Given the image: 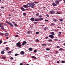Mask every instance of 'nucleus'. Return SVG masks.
Returning a JSON list of instances; mask_svg holds the SVG:
<instances>
[{"mask_svg": "<svg viewBox=\"0 0 65 65\" xmlns=\"http://www.w3.org/2000/svg\"><path fill=\"white\" fill-rule=\"evenodd\" d=\"M29 7H31V8H34V6L35 5V4L33 3H28Z\"/></svg>", "mask_w": 65, "mask_h": 65, "instance_id": "1", "label": "nucleus"}, {"mask_svg": "<svg viewBox=\"0 0 65 65\" xmlns=\"http://www.w3.org/2000/svg\"><path fill=\"white\" fill-rule=\"evenodd\" d=\"M21 43L20 41L19 42L17 43L16 44V45L18 47L20 48L22 46V45L21 44Z\"/></svg>", "mask_w": 65, "mask_h": 65, "instance_id": "2", "label": "nucleus"}, {"mask_svg": "<svg viewBox=\"0 0 65 65\" xmlns=\"http://www.w3.org/2000/svg\"><path fill=\"white\" fill-rule=\"evenodd\" d=\"M28 3L27 5H25L23 6V7H24V8H28V7H29V5H28Z\"/></svg>", "mask_w": 65, "mask_h": 65, "instance_id": "3", "label": "nucleus"}, {"mask_svg": "<svg viewBox=\"0 0 65 65\" xmlns=\"http://www.w3.org/2000/svg\"><path fill=\"white\" fill-rule=\"evenodd\" d=\"M26 43H27V42L26 41H23V43L22 44V45L23 46H24V45H25V44H26Z\"/></svg>", "mask_w": 65, "mask_h": 65, "instance_id": "4", "label": "nucleus"}, {"mask_svg": "<svg viewBox=\"0 0 65 65\" xmlns=\"http://www.w3.org/2000/svg\"><path fill=\"white\" fill-rule=\"evenodd\" d=\"M50 12L51 14H54L55 13V11L52 10L50 11Z\"/></svg>", "mask_w": 65, "mask_h": 65, "instance_id": "5", "label": "nucleus"}, {"mask_svg": "<svg viewBox=\"0 0 65 65\" xmlns=\"http://www.w3.org/2000/svg\"><path fill=\"white\" fill-rule=\"evenodd\" d=\"M48 37H50V38H53L54 37V36L52 35H50L48 36Z\"/></svg>", "mask_w": 65, "mask_h": 65, "instance_id": "6", "label": "nucleus"}, {"mask_svg": "<svg viewBox=\"0 0 65 65\" xmlns=\"http://www.w3.org/2000/svg\"><path fill=\"white\" fill-rule=\"evenodd\" d=\"M20 54L24 55L25 54V52L23 51H22L20 52Z\"/></svg>", "mask_w": 65, "mask_h": 65, "instance_id": "7", "label": "nucleus"}, {"mask_svg": "<svg viewBox=\"0 0 65 65\" xmlns=\"http://www.w3.org/2000/svg\"><path fill=\"white\" fill-rule=\"evenodd\" d=\"M35 22H38L39 21V19L37 18L35 19Z\"/></svg>", "mask_w": 65, "mask_h": 65, "instance_id": "8", "label": "nucleus"}, {"mask_svg": "<svg viewBox=\"0 0 65 65\" xmlns=\"http://www.w3.org/2000/svg\"><path fill=\"white\" fill-rule=\"evenodd\" d=\"M52 4V5L54 6H57V5L55 3H53Z\"/></svg>", "mask_w": 65, "mask_h": 65, "instance_id": "9", "label": "nucleus"}, {"mask_svg": "<svg viewBox=\"0 0 65 65\" xmlns=\"http://www.w3.org/2000/svg\"><path fill=\"white\" fill-rule=\"evenodd\" d=\"M9 26H10L11 27H13V25H12V24L10 23H9Z\"/></svg>", "mask_w": 65, "mask_h": 65, "instance_id": "10", "label": "nucleus"}, {"mask_svg": "<svg viewBox=\"0 0 65 65\" xmlns=\"http://www.w3.org/2000/svg\"><path fill=\"white\" fill-rule=\"evenodd\" d=\"M34 18H32L30 19V20H31V21H34Z\"/></svg>", "mask_w": 65, "mask_h": 65, "instance_id": "11", "label": "nucleus"}, {"mask_svg": "<svg viewBox=\"0 0 65 65\" xmlns=\"http://www.w3.org/2000/svg\"><path fill=\"white\" fill-rule=\"evenodd\" d=\"M1 27L2 30H5L4 25L2 26Z\"/></svg>", "mask_w": 65, "mask_h": 65, "instance_id": "12", "label": "nucleus"}, {"mask_svg": "<svg viewBox=\"0 0 65 65\" xmlns=\"http://www.w3.org/2000/svg\"><path fill=\"white\" fill-rule=\"evenodd\" d=\"M21 9L22 10V11H25V9L23 7H22L21 8Z\"/></svg>", "mask_w": 65, "mask_h": 65, "instance_id": "13", "label": "nucleus"}, {"mask_svg": "<svg viewBox=\"0 0 65 65\" xmlns=\"http://www.w3.org/2000/svg\"><path fill=\"white\" fill-rule=\"evenodd\" d=\"M28 50L29 51H32L33 50V49L31 48H29L28 49Z\"/></svg>", "mask_w": 65, "mask_h": 65, "instance_id": "14", "label": "nucleus"}, {"mask_svg": "<svg viewBox=\"0 0 65 65\" xmlns=\"http://www.w3.org/2000/svg\"><path fill=\"white\" fill-rule=\"evenodd\" d=\"M51 34L52 35H55V33L54 32H51Z\"/></svg>", "mask_w": 65, "mask_h": 65, "instance_id": "15", "label": "nucleus"}, {"mask_svg": "<svg viewBox=\"0 0 65 65\" xmlns=\"http://www.w3.org/2000/svg\"><path fill=\"white\" fill-rule=\"evenodd\" d=\"M63 50L64 49L63 48H61L59 49V51H63Z\"/></svg>", "mask_w": 65, "mask_h": 65, "instance_id": "16", "label": "nucleus"}, {"mask_svg": "<svg viewBox=\"0 0 65 65\" xmlns=\"http://www.w3.org/2000/svg\"><path fill=\"white\" fill-rule=\"evenodd\" d=\"M30 32H31V31L30 30L28 31L27 32V34H30Z\"/></svg>", "mask_w": 65, "mask_h": 65, "instance_id": "17", "label": "nucleus"}, {"mask_svg": "<svg viewBox=\"0 0 65 65\" xmlns=\"http://www.w3.org/2000/svg\"><path fill=\"white\" fill-rule=\"evenodd\" d=\"M32 58H34V59H35L36 60V59L37 58H36V57H35L34 56H32Z\"/></svg>", "mask_w": 65, "mask_h": 65, "instance_id": "18", "label": "nucleus"}, {"mask_svg": "<svg viewBox=\"0 0 65 65\" xmlns=\"http://www.w3.org/2000/svg\"><path fill=\"white\" fill-rule=\"evenodd\" d=\"M39 21H42V20H43V18H41L39 19Z\"/></svg>", "mask_w": 65, "mask_h": 65, "instance_id": "19", "label": "nucleus"}, {"mask_svg": "<svg viewBox=\"0 0 65 65\" xmlns=\"http://www.w3.org/2000/svg\"><path fill=\"white\" fill-rule=\"evenodd\" d=\"M55 3H56V4H59V1H56L55 2Z\"/></svg>", "mask_w": 65, "mask_h": 65, "instance_id": "20", "label": "nucleus"}, {"mask_svg": "<svg viewBox=\"0 0 65 65\" xmlns=\"http://www.w3.org/2000/svg\"><path fill=\"white\" fill-rule=\"evenodd\" d=\"M1 53L2 54H4V52L3 51H2Z\"/></svg>", "mask_w": 65, "mask_h": 65, "instance_id": "21", "label": "nucleus"}, {"mask_svg": "<svg viewBox=\"0 0 65 65\" xmlns=\"http://www.w3.org/2000/svg\"><path fill=\"white\" fill-rule=\"evenodd\" d=\"M9 35L8 34V33H6L5 34V35L6 36H8Z\"/></svg>", "mask_w": 65, "mask_h": 65, "instance_id": "22", "label": "nucleus"}, {"mask_svg": "<svg viewBox=\"0 0 65 65\" xmlns=\"http://www.w3.org/2000/svg\"><path fill=\"white\" fill-rule=\"evenodd\" d=\"M63 19H59V21H60V22H62L63 21Z\"/></svg>", "mask_w": 65, "mask_h": 65, "instance_id": "23", "label": "nucleus"}, {"mask_svg": "<svg viewBox=\"0 0 65 65\" xmlns=\"http://www.w3.org/2000/svg\"><path fill=\"white\" fill-rule=\"evenodd\" d=\"M48 41L49 42H51V41H52V40L50 39L48 40Z\"/></svg>", "mask_w": 65, "mask_h": 65, "instance_id": "24", "label": "nucleus"}, {"mask_svg": "<svg viewBox=\"0 0 65 65\" xmlns=\"http://www.w3.org/2000/svg\"><path fill=\"white\" fill-rule=\"evenodd\" d=\"M41 45L42 46H46V45H47V44H42V45Z\"/></svg>", "mask_w": 65, "mask_h": 65, "instance_id": "25", "label": "nucleus"}, {"mask_svg": "<svg viewBox=\"0 0 65 65\" xmlns=\"http://www.w3.org/2000/svg\"><path fill=\"white\" fill-rule=\"evenodd\" d=\"M9 48V47H6V50H8Z\"/></svg>", "mask_w": 65, "mask_h": 65, "instance_id": "26", "label": "nucleus"}, {"mask_svg": "<svg viewBox=\"0 0 65 65\" xmlns=\"http://www.w3.org/2000/svg\"><path fill=\"white\" fill-rule=\"evenodd\" d=\"M53 21L55 22H57V20L56 19H54L53 20Z\"/></svg>", "mask_w": 65, "mask_h": 65, "instance_id": "27", "label": "nucleus"}, {"mask_svg": "<svg viewBox=\"0 0 65 65\" xmlns=\"http://www.w3.org/2000/svg\"><path fill=\"white\" fill-rule=\"evenodd\" d=\"M12 52L11 51H10L8 52V54H11Z\"/></svg>", "mask_w": 65, "mask_h": 65, "instance_id": "28", "label": "nucleus"}, {"mask_svg": "<svg viewBox=\"0 0 65 65\" xmlns=\"http://www.w3.org/2000/svg\"><path fill=\"white\" fill-rule=\"evenodd\" d=\"M36 42H38L39 41V40L38 39H37L36 40Z\"/></svg>", "mask_w": 65, "mask_h": 65, "instance_id": "29", "label": "nucleus"}, {"mask_svg": "<svg viewBox=\"0 0 65 65\" xmlns=\"http://www.w3.org/2000/svg\"><path fill=\"white\" fill-rule=\"evenodd\" d=\"M3 25V23H0V27H1V25Z\"/></svg>", "mask_w": 65, "mask_h": 65, "instance_id": "30", "label": "nucleus"}, {"mask_svg": "<svg viewBox=\"0 0 65 65\" xmlns=\"http://www.w3.org/2000/svg\"><path fill=\"white\" fill-rule=\"evenodd\" d=\"M39 13H36V16H38L39 15Z\"/></svg>", "mask_w": 65, "mask_h": 65, "instance_id": "31", "label": "nucleus"}, {"mask_svg": "<svg viewBox=\"0 0 65 65\" xmlns=\"http://www.w3.org/2000/svg\"><path fill=\"white\" fill-rule=\"evenodd\" d=\"M23 15H26V13H23Z\"/></svg>", "mask_w": 65, "mask_h": 65, "instance_id": "32", "label": "nucleus"}, {"mask_svg": "<svg viewBox=\"0 0 65 65\" xmlns=\"http://www.w3.org/2000/svg\"><path fill=\"white\" fill-rule=\"evenodd\" d=\"M2 43V40H0V45L1 44V43Z\"/></svg>", "mask_w": 65, "mask_h": 65, "instance_id": "33", "label": "nucleus"}, {"mask_svg": "<svg viewBox=\"0 0 65 65\" xmlns=\"http://www.w3.org/2000/svg\"><path fill=\"white\" fill-rule=\"evenodd\" d=\"M0 35H2V36H3L4 35V34L2 33H0Z\"/></svg>", "mask_w": 65, "mask_h": 65, "instance_id": "34", "label": "nucleus"}, {"mask_svg": "<svg viewBox=\"0 0 65 65\" xmlns=\"http://www.w3.org/2000/svg\"><path fill=\"white\" fill-rule=\"evenodd\" d=\"M51 25H52V26H54L55 24H54V23H51Z\"/></svg>", "mask_w": 65, "mask_h": 65, "instance_id": "35", "label": "nucleus"}, {"mask_svg": "<svg viewBox=\"0 0 65 65\" xmlns=\"http://www.w3.org/2000/svg\"><path fill=\"white\" fill-rule=\"evenodd\" d=\"M34 53H36L37 52V51L36 50H34Z\"/></svg>", "mask_w": 65, "mask_h": 65, "instance_id": "36", "label": "nucleus"}, {"mask_svg": "<svg viewBox=\"0 0 65 65\" xmlns=\"http://www.w3.org/2000/svg\"><path fill=\"white\" fill-rule=\"evenodd\" d=\"M61 63H65V61H61Z\"/></svg>", "mask_w": 65, "mask_h": 65, "instance_id": "37", "label": "nucleus"}, {"mask_svg": "<svg viewBox=\"0 0 65 65\" xmlns=\"http://www.w3.org/2000/svg\"><path fill=\"white\" fill-rule=\"evenodd\" d=\"M50 49L48 48H47L46 49V50H47V51H50Z\"/></svg>", "mask_w": 65, "mask_h": 65, "instance_id": "38", "label": "nucleus"}, {"mask_svg": "<svg viewBox=\"0 0 65 65\" xmlns=\"http://www.w3.org/2000/svg\"><path fill=\"white\" fill-rule=\"evenodd\" d=\"M6 23H7V24H9V23H10L8 22L7 21H6Z\"/></svg>", "mask_w": 65, "mask_h": 65, "instance_id": "39", "label": "nucleus"}, {"mask_svg": "<svg viewBox=\"0 0 65 65\" xmlns=\"http://www.w3.org/2000/svg\"><path fill=\"white\" fill-rule=\"evenodd\" d=\"M18 54H16L15 55V56H18Z\"/></svg>", "mask_w": 65, "mask_h": 65, "instance_id": "40", "label": "nucleus"}, {"mask_svg": "<svg viewBox=\"0 0 65 65\" xmlns=\"http://www.w3.org/2000/svg\"><path fill=\"white\" fill-rule=\"evenodd\" d=\"M15 37H18V36H19L18 35H16L15 36Z\"/></svg>", "mask_w": 65, "mask_h": 65, "instance_id": "41", "label": "nucleus"}, {"mask_svg": "<svg viewBox=\"0 0 65 65\" xmlns=\"http://www.w3.org/2000/svg\"><path fill=\"white\" fill-rule=\"evenodd\" d=\"M56 53L57 54H58V53H59V52H58V51H56Z\"/></svg>", "mask_w": 65, "mask_h": 65, "instance_id": "42", "label": "nucleus"}, {"mask_svg": "<svg viewBox=\"0 0 65 65\" xmlns=\"http://www.w3.org/2000/svg\"><path fill=\"white\" fill-rule=\"evenodd\" d=\"M36 34H39V32H36Z\"/></svg>", "mask_w": 65, "mask_h": 65, "instance_id": "43", "label": "nucleus"}, {"mask_svg": "<svg viewBox=\"0 0 65 65\" xmlns=\"http://www.w3.org/2000/svg\"><path fill=\"white\" fill-rule=\"evenodd\" d=\"M46 27H45L44 28V30H46Z\"/></svg>", "mask_w": 65, "mask_h": 65, "instance_id": "44", "label": "nucleus"}, {"mask_svg": "<svg viewBox=\"0 0 65 65\" xmlns=\"http://www.w3.org/2000/svg\"><path fill=\"white\" fill-rule=\"evenodd\" d=\"M42 16L41 15H40L39 16V18H42Z\"/></svg>", "mask_w": 65, "mask_h": 65, "instance_id": "45", "label": "nucleus"}, {"mask_svg": "<svg viewBox=\"0 0 65 65\" xmlns=\"http://www.w3.org/2000/svg\"><path fill=\"white\" fill-rule=\"evenodd\" d=\"M14 25L15 27H17V24H15Z\"/></svg>", "mask_w": 65, "mask_h": 65, "instance_id": "46", "label": "nucleus"}, {"mask_svg": "<svg viewBox=\"0 0 65 65\" xmlns=\"http://www.w3.org/2000/svg\"><path fill=\"white\" fill-rule=\"evenodd\" d=\"M10 59H11V60H13V58L12 57H11Z\"/></svg>", "mask_w": 65, "mask_h": 65, "instance_id": "47", "label": "nucleus"}, {"mask_svg": "<svg viewBox=\"0 0 65 65\" xmlns=\"http://www.w3.org/2000/svg\"><path fill=\"white\" fill-rule=\"evenodd\" d=\"M48 20L45 19V22H47L48 21Z\"/></svg>", "mask_w": 65, "mask_h": 65, "instance_id": "48", "label": "nucleus"}, {"mask_svg": "<svg viewBox=\"0 0 65 65\" xmlns=\"http://www.w3.org/2000/svg\"><path fill=\"white\" fill-rule=\"evenodd\" d=\"M58 36H61V35L59 34H58Z\"/></svg>", "mask_w": 65, "mask_h": 65, "instance_id": "49", "label": "nucleus"}, {"mask_svg": "<svg viewBox=\"0 0 65 65\" xmlns=\"http://www.w3.org/2000/svg\"><path fill=\"white\" fill-rule=\"evenodd\" d=\"M12 23H13V25H14L15 24V22H12Z\"/></svg>", "mask_w": 65, "mask_h": 65, "instance_id": "50", "label": "nucleus"}, {"mask_svg": "<svg viewBox=\"0 0 65 65\" xmlns=\"http://www.w3.org/2000/svg\"><path fill=\"white\" fill-rule=\"evenodd\" d=\"M46 17H49V15H48V14H46Z\"/></svg>", "mask_w": 65, "mask_h": 65, "instance_id": "51", "label": "nucleus"}, {"mask_svg": "<svg viewBox=\"0 0 65 65\" xmlns=\"http://www.w3.org/2000/svg\"><path fill=\"white\" fill-rule=\"evenodd\" d=\"M48 38V37H45V39H47V38Z\"/></svg>", "mask_w": 65, "mask_h": 65, "instance_id": "52", "label": "nucleus"}, {"mask_svg": "<svg viewBox=\"0 0 65 65\" xmlns=\"http://www.w3.org/2000/svg\"><path fill=\"white\" fill-rule=\"evenodd\" d=\"M1 8H2V9H3L4 8V7H1Z\"/></svg>", "mask_w": 65, "mask_h": 65, "instance_id": "53", "label": "nucleus"}, {"mask_svg": "<svg viewBox=\"0 0 65 65\" xmlns=\"http://www.w3.org/2000/svg\"><path fill=\"white\" fill-rule=\"evenodd\" d=\"M57 14H61V13L59 12H57Z\"/></svg>", "mask_w": 65, "mask_h": 65, "instance_id": "54", "label": "nucleus"}, {"mask_svg": "<svg viewBox=\"0 0 65 65\" xmlns=\"http://www.w3.org/2000/svg\"><path fill=\"white\" fill-rule=\"evenodd\" d=\"M34 23L35 24H37V23H38V22H35Z\"/></svg>", "mask_w": 65, "mask_h": 65, "instance_id": "55", "label": "nucleus"}, {"mask_svg": "<svg viewBox=\"0 0 65 65\" xmlns=\"http://www.w3.org/2000/svg\"><path fill=\"white\" fill-rule=\"evenodd\" d=\"M6 42H4V44H6Z\"/></svg>", "mask_w": 65, "mask_h": 65, "instance_id": "56", "label": "nucleus"}, {"mask_svg": "<svg viewBox=\"0 0 65 65\" xmlns=\"http://www.w3.org/2000/svg\"><path fill=\"white\" fill-rule=\"evenodd\" d=\"M54 40L55 41H57V40H58V39H54Z\"/></svg>", "mask_w": 65, "mask_h": 65, "instance_id": "57", "label": "nucleus"}, {"mask_svg": "<svg viewBox=\"0 0 65 65\" xmlns=\"http://www.w3.org/2000/svg\"><path fill=\"white\" fill-rule=\"evenodd\" d=\"M2 58L3 59H5V58L4 57H2Z\"/></svg>", "mask_w": 65, "mask_h": 65, "instance_id": "58", "label": "nucleus"}, {"mask_svg": "<svg viewBox=\"0 0 65 65\" xmlns=\"http://www.w3.org/2000/svg\"><path fill=\"white\" fill-rule=\"evenodd\" d=\"M59 34H61V33H62V32H59Z\"/></svg>", "mask_w": 65, "mask_h": 65, "instance_id": "59", "label": "nucleus"}, {"mask_svg": "<svg viewBox=\"0 0 65 65\" xmlns=\"http://www.w3.org/2000/svg\"><path fill=\"white\" fill-rule=\"evenodd\" d=\"M35 3H36V4H37V3H38V2H35Z\"/></svg>", "mask_w": 65, "mask_h": 65, "instance_id": "60", "label": "nucleus"}, {"mask_svg": "<svg viewBox=\"0 0 65 65\" xmlns=\"http://www.w3.org/2000/svg\"><path fill=\"white\" fill-rule=\"evenodd\" d=\"M20 65H23V63H21Z\"/></svg>", "mask_w": 65, "mask_h": 65, "instance_id": "61", "label": "nucleus"}, {"mask_svg": "<svg viewBox=\"0 0 65 65\" xmlns=\"http://www.w3.org/2000/svg\"><path fill=\"white\" fill-rule=\"evenodd\" d=\"M57 48H60V47H59V46H58L57 47Z\"/></svg>", "mask_w": 65, "mask_h": 65, "instance_id": "62", "label": "nucleus"}, {"mask_svg": "<svg viewBox=\"0 0 65 65\" xmlns=\"http://www.w3.org/2000/svg\"><path fill=\"white\" fill-rule=\"evenodd\" d=\"M57 63H59V61H57Z\"/></svg>", "mask_w": 65, "mask_h": 65, "instance_id": "63", "label": "nucleus"}, {"mask_svg": "<svg viewBox=\"0 0 65 65\" xmlns=\"http://www.w3.org/2000/svg\"><path fill=\"white\" fill-rule=\"evenodd\" d=\"M41 26H42V27H43V26H44V25H41Z\"/></svg>", "mask_w": 65, "mask_h": 65, "instance_id": "64", "label": "nucleus"}]
</instances>
